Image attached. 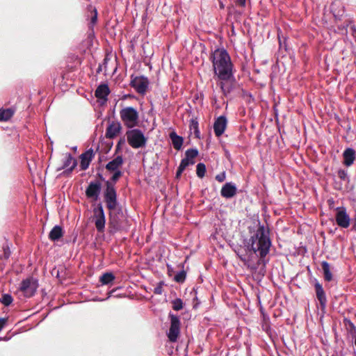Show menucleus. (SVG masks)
I'll return each instance as SVG.
<instances>
[{
	"label": "nucleus",
	"instance_id": "1",
	"mask_svg": "<svg viewBox=\"0 0 356 356\" xmlns=\"http://www.w3.org/2000/svg\"><path fill=\"white\" fill-rule=\"evenodd\" d=\"M113 175L110 180L106 181V189L104 193V201L106 204L107 209L109 210V222L108 225L110 228L117 229L118 221L115 216L113 214V211L116 209L118 205L117 193L115 188V184L122 176V172L120 170L113 171Z\"/></svg>",
	"mask_w": 356,
	"mask_h": 356
},
{
	"label": "nucleus",
	"instance_id": "2",
	"mask_svg": "<svg viewBox=\"0 0 356 356\" xmlns=\"http://www.w3.org/2000/svg\"><path fill=\"white\" fill-rule=\"evenodd\" d=\"M270 246L269 230L266 229L264 225L259 224L258 228L248 242V249L254 253L258 252L259 261H262L269 253Z\"/></svg>",
	"mask_w": 356,
	"mask_h": 356
},
{
	"label": "nucleus",
	"instance_id": "3",
	"mask_svg": "<svg viewBox=\"0 0 356 356\" xmlns=\"http://www.w3.org/2000/svg\"><path fill=\"white\" fill-rule=\"evenodd\" d=\"M127 142L134 149H138L145 146L147 138L141 130L135 129L127 132Z\"/></svg>",
	"mask_w": 356,
	"mask_h": 356
},
{
	"label": "nucleus",
	"instance_id": "4",
	"mask_svg": "<svg viewBox=\"0 0 356 356\" xmlns=\"http://www.w3.org/2000/svg\"><path fill=\"white\" fill-rule=\"evenodd\" d=\"M120 118L128 128L135 127L138 120V113L134 107H126L120 111Z\"/></svg>",
	"mask_w": 356,
	"mask_h": 356
},
{
	"label": "nucleus",
	"instance_id": "5",
	"mask_svg": "<svg viewBox=\"0 0 356 356\" xmlns=\"http://www.w3.org/2000/svg\"><path fill=\"white\" fill-rule=\"evenodd\" d=\"M213 67H232L231 58L224 49H217L211 56Z\"/></svg>",
	"mask_w": 356,
	"mask_h": 356
},
{
	"label": "nucleus",
	"instance_id": "6",
	"mask_svg": "<svg viewBox=\"0 0 356 356\" xmlns=\"http://www.w3.org/2000/svg\"><path fill=\"white\" fill-rule=\"evenodd\" d=\"M213 70L215 74H216L218 79L221 81L220 88L223 94L226 95L230 92V89L227 87L223 81H235V79L233 76L232 68H213Z\"/></svg>",
	"mask_w": 356,
	"mask_h": 356
},
{
	"label": "nucleus",
	"instance_id": "7",
	"mask_svg": "<svg viewBox=\"0 0 356 356\" xmlns=\"http://www.w3.org/2000/svg\"><path fill=\"white\" fill-rule=\"evenodd\" d=\"M170 326L168 333V337L170 342H176L180 334V320L175 314H170Z\"/></svg>",
	"mask_w": 356,
	"mask_h": 356
},
{
	"label": "nucleus",
	"instance_id": "8",
	"mask_svg": "<svg viewBox=\"0 0 356 356\" xmlns=\"http://www.w3.org/2000/svg\"><path fill=\"white\" fill-rule=\"evenodd\" d=\"M95 227L98 232L102 233L104 231L106 218L102 204H98L93 209Z\"/></svg>",
	"mask_w": 356,
	"mask_h": 356
},
{
	"label": "nucleus",
	"instance_id": "9",
	"mask_svg": "<svg viewBox=\"0 0 356 356\" xmlns=\"http://www.w3.org/2000/svg\"><path fill=\"white\" fill-rule=\"evenodd\" d=\"M38 287V284L37 280L31 277L24 280L21 282L19 289L26 297L30 298L35 294Z\"/></svg>",
	"mask_w": 356,
	"mask_h": 356
},
{
	"label": "nucleus",
	"instance_id": "10",
	"mask_svg": "<svg viewBox=\"0 0 356 356\" xmlns=\"http://www.w3.org/2000/svg\"><path fill=\"white\" fill-rule=\"evenodd\" d=\"M336 211L335 220L337 225L341 228H348L350 226V218L346 208L337 207Z\"/></svg>",
	"mask_w": 356,
	"mask_h": 356
},
{
	"label": "nucleus",
	"instance_id": "11",
	"mask_svg": "<svg viewBox=\"0 0 356 356\" xmlns=\"http://www.w3.org/2000/svg\"><path fill=\"white\" fill-rule=\"evenodd\" d=\"M77 165V161L73 158L70 153L65 154L63 165L57 169V171L65 169L63 174L68 175L74 170Z\"/></svg>",
	"mask_w": 356,
	"mask_h": 356
},
{
	"label": "nucleus",
	"instance_id": "12",
	"mask_svg": "<svg viewBox=\"0 0 356 356\" xmlns=\"http://www.w3.org/2000/svg\"><path fill=\"white\" fill-rule=\"evenodd\" d=\"M149 81L147 78L144 76H136L132 79L131 86L139 94L144 95L147 89Z\"/></svg>",
	"mask_w": 356,
	"mask_h": 356
},
{
	"label": "nucleus",
	"instance_id": "13",
	"mask_svg": "<svg viewBox=\"0 0 356 356\" xmlns=\"http://www.w3.org/2000/svg\"><path fill=\"white\" fill-rule=\"evenodd\" d=\"M102 189V184L99 181H91L86 190V195L88 198L97 200L99 198Z\"/></svg>",
	"mask_w": 356,
	"mask_h": 356
},
{
	"label": "nucleus",
	"instance_id": "14",
	"mask_svg": "<svg viewBox=\"0 0 356 356\" xmlns=\"http://www.w3.org/2000/svg\"><path fill=\"white\" fill-rule=\"evenodd\" d=\"M227 120L225 116L218 117L214 122L213 130L215 135L219 137L222 135L227 127Z\"/></svg>",
	"mask_w": 356,
	"mask_h": 356
},
{
	"label": "nucleus",
	"instance_id": "15",
	"mask_svg": "<svg viewBox=\"0 0 356 356\" xmlns=\"http://www.w3.org/2000/svg\"><path fill=\"white\" fill-rule=\"evenodd\" d=\"M330 10L336 20H341L345 13L344 6L340 1H333Z\"/></svg>",
	"mask_w": 356,
	"mask_h": 356
},
{
	"label": "nucleus",
	"instance_id": "16",
	"mask_svg": "<svg viewBox=\"0 0 356 356\" xmlns=\"http://www.w3.org/2000/svg\"><path fill=\"white\" fill-rule=\"evenodd\" d=\"M236 193L237 188L232 182H227L224 184L220 190L221 196L227 199L234 197Z\"/></svg>",
	"mask_w": 356,
	"mask_h": 356
},
{
	"label": "nucleus",
	"instance_id": "17",
	"mask_svg": "<svg viewBox=\"0 0 356 356\" xmlns=\"http://www.w3.org/2000/svg\"><path fill=\"white\" fill-rule=\"evenodd\" d=\"M94 156L95 154L92 149H90L81 154L80 168L81 170H86L88 168L90 163L93 159Z\"/></svg>",
	"mask_w": 356,
	"mask_h": 356
},
{
	"label": "nucleus",
	"instance_id": "18",
	"mask_svg": "<svg viewBox=\"0 0 356 356\" xmlns=\"http://www.w3.org/2000/svg\"><path fill=\"white\" fill-rule=\"evenodd\" d=\"M122 129V126L119 122H112L106 128L105 136L107 138H113L116 137Z\"/></svg>",
	"mask_w": 356,
	"mask_h": 356
},
{
	"label": "nucleus",
	"instance_id": "19",
	"mask_svg": "<svg viewBox=\"0 0 356 356\" xmlns=\"http://www.w3.org/2000/svg\"><path fill=\"white\" fill-rule=\"evenodd\" d=\"M316 295L318 300L320 302V305L322 309L326 307L327 298L325 293L322 285L319 282H316L314 284Z\"/></svg>",
	"mask_w": 356,
	"mask_h": 356
},
{
	"label": "nucleus",
	"instance_id": "20",
	"mask_svg": "<svg viewBox=\"0 0 356 356\" xmlns=\"http://www.w3.org/2000/svg\"><path fill=\"white\" fill-rule=\"evenodd\" d=\"M123 163V158L121 155H119L106 165V169L109 172L120 170V168Z\"/></svg>",
	"mask_w": 356,
	"mask_h": 356
},
{
	"label": "nucleus",
	"instance_id": "21",
	"mask_svg": "<svg viewBox=\"0 0 356 356\" xmlns=\"http://www.w3.org/2000/svg\"><path fill=\"white\" fill-rule=\"evenodd\" d=\"M343 164L350 166L355 160V151L352 148H347L343 153Z\"/></svg>",
	"mask_w": 356,
	"mask_h": 356
},
{
	"label": "nucleus",
	"instance_id": "22",
	"mask_svg": "<svg viewBox=\"0 0 356 356\" xmlns=\"http://www.w3.org/2000/svg\"><path fill=\"white\" fill-rule=\"evenodd\" d=\"M109 93L110 90L108 86L106 84H101L97 88L95 95L98 99L106 100Z\"/></svg>",
	"mask_w": 356,
	"mask_h": 356
},
{
	"label": "nucleus",
	"instance_id": "23",
	"mask_svg": "<svg viewBox=\"0 0 356 356\" xmlns=\"http://www.w3.org/2000/svg\"><path fill=\"white\" fill-rule=\"evenodd\" d=\"M170 138L171 139L173 147L177 150L181 149L184 142L183 138L178 136L175 131H172L170 134Z\"/></svg>",
	"mask_w": 356,
	"mask_h": 356
},
{
	"label": "nucleus",
	"instance_id": "24",
	"mask_svg": "<svg viewBox=\"0 0 356 356\" xmlns=\"http://www.w3.org/2000/svg\"><path fill=\"white\" fill-rule=\"evenodd\" d=\"M63 235V229L60 226L56 225L52 228L49 234V238L52 241H58Z\"/></svg>",
	"mask_w": 356,
	"mask_h": 356
},
{
	"label": "nucleus",
	"instance_id": "25",
	"mask_svg": "<svg viewBox=\"0 0 356 356\" xmlns=\"http://www.w3.org/2000/svg\"><path fill=\"white\" fill-rule=\"evenodd\" d=\"M321 267L323 271L324 279L327 282L332 280V274L330 271V266L328 262L324 261L321 263Z\"/></svg>",
	"mask_w": 356,
	"mask_h": 356
},
{
	"label": "nucleus",
	"instance_id": "26",
	"mask_svg": "<svg viewBox=\"0 0 356 356\" xmlns=\"http://www.w3.org/2000/svg\"><path fill=\"white\" fill-rule=\"evenodd\" d=\"M115 280V276L114 275L111 273V272H108V273H104L100 277H99V282L102 283V284L103 285H107V284H111V282H113Z\"/></svg>",
	"mask_w": 356,
	"mask_h": 356
},
{
	"label": "nucleus",
	"instance_id": "27",
	"mask_svg": "<svg viewBox=\"0 0 356 356\" xmlns=\"http://www.w3.org/2000/svg\"><path fill=\"white\" fill-rule=\"evenodd\" d=\"M14 115V111L12 108L0 109V121H8Z\"/></svg>",
	"mask_w": 356,
	"mask_h": 356
},
{
	"label": "nucleus",
	"instance_id": "28",
	"mask_svg": "<svg viewBox=\"0 0 356 356\" xmlns=\"http://www.w3.org/2000/svg\"><path fill=\"white\" fill-rule=\"evenodd\" d=\"M189 128L191 131H193L197 138H200V132L199 130V124L197 120L191 119L190 121Z\"/></svg>",
	"mask_w": 356,
	"mask_h": 356
},
{
	"label": "nucleus",
	"instance_id": "29",
	"mask_svg": "<svg viewBox=\"0 0 356 356\" xmlns=\"http://www.w3.org/2000/svg\"><path fill=\"white\" fill-rule=\"evenodd\" d=\"M197 155L198 151L196 149H188L185 152V157L189 161H194Z\"/></svg>",
	"mask_w": 356,
	"mask_h": 356
},
{
	"label": "nucleus",
	"instance_id": "30",
	"mask_svg": "<svg viewBox=\"0 0 356 356\" xmlns=\"http://www.w3.org/2000/svg\"><path fill=\"white\" fill-rule=\"evenodd\" d=\"M186 277V272L183 269L175 275L174 280L177 283H183L185 281Z\"/></svg>",
	"mask_w": 356,
	"mask_h": 356
},
{
	"label": "nucleus",
	"instance_id": "31",
	"mask_svg": "<svg viewBox=\"0 0 356 356\" xmlns=\"http://www.w3.org/2000/svg\"><path fill=\"white\" fill-rule=\"evenodd\" d=\"M196 173H197V177H199L200 178H202L204 177L205 175V173H206V166L204 163H199L197 165V167H196Z\"/></svg>",
	"mask_w": 356,
	"mask_h": 356
},
{
	"label": "nucleus",
	"instance_id": "32",
	"mask_svg": "<svg viewBox=\"0 0 356 356\" xmlns=\"http://www.w3.org/2000/svg\"><path fill=\"white\" fill-rule=\"evenodd\" d=\"M172 307L175 311H179L183 309V301L180 298H176L171 302Z\"/></svg>",
	"mask_w": 356,
	"mask_h": 356
},
{
	"label": "nucleus",
	"instance_id": "33",
	"mask_svg": "<svg viewBox=\"0 0 356 356\" xmlns=\"http://www.w3.org/2000/svg\"><path fill=\"white\" fill-rule=\"evenodd\" d=\"M111 60L116 63V56L112 54H108L105 56L102 65L106 67Z\"/></svg>",
	"mask_w": 356,
	"mask_h": 356
},
{
	"label": "nucleus",
	"instance_id": "34",
	"mask_svg": "<svg viewBox=\"0 0 356 356\" xmlns=\"http://www.w3.org/2000/svg\"><path fill=\"white\" fill-rule=\"evenodd\" d=\"M13 300V299L10 295L3 294L0 301L5 306H8L12 303Z\"/></svg>",
	"mask_w": 356,
	"mask_h": 356
},
{
	"label": "nucleus",
	"instance_id": "35",
	"mask_svg": "<svg viewBox=\"0 0 356 356\" xmlns=\"http://www.w3.org/2000/svg\"><path fill=\"white\" fill-rule=\"evenodd\" d=\"M343 323L344 325L347 327V329L350 330V332H356V327L350 319L344 318Z\"/></svg>",
	"mask_w": 356,
	"mask_h": 356
},
{
	"label": "nucleus",
	"instance_id": "36",
	"mask_svg": "<svg viewBox=\"0 0 356 356\" xmlns=\"http://www.w3.org/2000/svg\"><path fill=\"white\" fill-rule=\"evenodd\" d=\"M195 161H189L188 159L185 157L181 161L179 167L185 170L187 166H188L189 165H193Z\"/></svg>",
	"mask_w": 356,
	"mask_h": 356
},
{
	"label": "nucleus",
	"instance_id": "37",
	"mask_svg": "<svg viewBox=\"0 0 356 356\" xmlns=\"http://www.w3.org/2000/svg\"><path fill=\"white\" fill-rule=\"evenodd\" d=\"M339 178L343 181H348V177L347 172L344 170H339L337 172Z\"/></svg>",
	"mask_w": 356,
	"mask_h": 356
},
{
	"label": "nucleus",
	"instance_id": "38",
	"mask_svg": "<svg viewBox=\"0 0 356 356\" xmlns=\"http://www.w3.org/2000/svg\"><path fill=\"white\" fill-rule=\"evenodd\" d=\"M234 3L236 6L244 8L248 3H250V0H235Z\"/></svg>",
	"mask_w": 356,
	"mask_h": 356
},
{
	"label": "nucleus",
	"instance_id": "39",
	"mask_svg": "<svg viewBox=\"0 0 356 356\" xmlns=\"http://www.w3.org/2000/svg\"><path fill=\"white\" fill-rule=\"evenodd\" d=\"M216 180L218 181V182H223L225 179H226V173L225 172H222L220 174H218L217 175H216V177H215Z\"/></svg>",
	"mask_w": 356,
	"mask_h": 356
},
{
	"label": "nucleus",
	"instance_id": "40",
	"mask_svg": "<svg viewBox=\"0 0 356 356\" xmlns=\"http://www.w3.org/2000/svg\"><path fill=\"white\" fill-rule=\"evenodd\" d=\"M162 292H163L162 284H161V282H160L159 284L156 287L154 288V293L155 294L160 295L162 293Z\"/></svg>",
	"mask_w": 356,
	"mask_h": 356
},
{
	"label": "nucleus",
	"instance_id": "41",
	"mask_svg": "<svg viewBox=\"0 0 356 356\" xmlns=\"http://www.w3.org/2000/svg\"><path fill=\"white\" fill-rule=\"evenodd\" d=\"M124 143H125L124 139H120V140L118 141V144H117V145H116V148H115V153H118L119 151H120V149H121V146H122V145H124Z\"/></svg>",
	"mask_w": 356,
	"mask_h": 356
},
{
	"label": "nucleus",
	"instance_id": "42",
	"mask_svg": "<svg viewBox=\"0 0 356 356\" xmlns=\"http://www.w3.org/2000/svg\"><path fill=\"white\" fill-rule=\"evenodd\" d=\"M97 12L95 9L94 10V15L91 17V24H95L97 22Z\"/></svg>",
	"mask_w": 356,
	"mask_h": 356
},
{
	"label": "nucleus",
	"instance_id": "43",
	"mask_svg": "<svg viewBox=\"0 0 356 356\" xmlns=\"http://www.w3.org/2000/svg\"><path fill=\"white\" fill-rule=\"evenodd\" d=\"M7 321H8V318H0V331L6 325Z\"/></svg>",
	"mask_w": 356,
	"mask_h": 356
},
{
	"label": "nucleus",
	"instance_id": "44",
	"mask_svg": "<svg viewBox=\"0 0 356 356\" xmlns=\"http://www.w3.org/2000/svg\"><path fill=\"white\" fill-rule=\"evenodd\" d=\"M184 170V169H183L180 167H178V169H177V173H176V177L179 178L181 175Z\"/></svg>",
	"mask_w": 356,
	"mask_h": 356
},
{
	"label": "nucleus",
	"instance_id": "45",
	"mask_svg": "<svg viewBox=\"0 0 356 356\" xmlns=\"http://www.w3.org/2000/svg\"><path fill=\"white\" fill-rule=\"evenodd\" d=\"M97 175L101 180H104V177L101 174H97Z\"/></svg>",
	"mask_w": 356,
	"mask_h": 356
},
{
	"label": "nucleus",
	"instance_id": "46",
	"mask_svg": "<svg viewBox=\"0 0 356 356\" xmlns=\"http://www.w3.org/2000/svg\"><path fill=\"white\" fill-rule=\"evenodd\" d=\"M10 256V254H6V252L5 251V257L8 258Z\"/></svg>",
	"mask_w": 356,
	"mask_h": 356
},
{
	"label": "nucleus",
	"instance_id": "47",
	"mask_svg": "<svg viewBox=\"0 0 356 356\" xmlns=\"http://www.w3.org/2000/svg\"><path fill=\"white\" fill-rule=\"evenodd\" d=\"M76 60H78L77 64H78V63H79V64H81V62H80V60H79V59L78 58V57H77V56L76 57Z\"/></svg>",
	"mask_w": 356,
	"mask_h": 356
},
{
	"label": "nucleus",
	"instance_id": "48",
	"mask_svg": "<svg viewBox=\"0 0 356 356\" xmlns=\"http://www.w3.org/2000/svg\"><path fill=\"white\" fill-rule=\"evenodd\" d=\"M220 8H224V5L222 3L220 4Z\"/></svg>",
	"mask_w": 356,
	"mask_h": 356
},
{
	"label": "nucleus",
	"instance_id": "49",
	"mask_svg": "<svg viewBox=\"0 0 356 356\" xmlns=\"http://www.w3.org/2000/svg\"><path fill=\"white\" fill-rule=\"evenodd\" d=\"M101 70H102V68H98V70H97V73H99V72L102 71Z\"/></svg>",
	"mask_w": 356,
	"mask_h": 356
},
{
	"label": "nucleus",
	"instance_id": "50",
	"mask_svg": "<svg viewBox=\"0 0 356 356\" xmlns=\"http://www.w3.org/2000/svg\"><path fill=\"white\" fill-rule=\"evenodd\" d=\"M277 63V65L279 66L280 65V61L278 60Z\"/></svg>",
	"mask_w": 356,
	"mask_h": 356
},
{
	"label": "nucleus",
	"instance_id": "51",
	"mask_svg": "<svg viewBox=\"0 0 356 356\" xmlns=\"http://www.w3.org/2000/svg\"><path fill=\"white\" fill-rule=\"evenodd\" d=\"M355 345L356 346V338H355Z\"/></svg>",
	"mask_w": 356,
	"mask_h": 356
}]
</instances>
